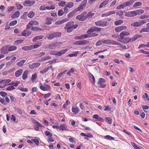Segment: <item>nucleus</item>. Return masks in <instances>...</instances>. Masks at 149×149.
<instances>
[{
  "label": "nucleus",
  "instance_id": "nucleus-1",
  "mask_svg": "<svg viewBox=\"0 0 149 149\" xmlns=\"http://www.w3.org/2000/svg\"><path fill=\"white\" fill-rule=\"evenodd\" d=\"M94 15V13L91 12H90L88 13L87 12H84L80 15L77 16L76 18L80 21H83L86 20L88 18L92 17Z\"/></svg>",
  "mask_w": 149,
  "mask_h": 149
},
{
  "label": "nucleus",
  "instance_id": "nucleus-2",
  "mask_svg": "<svg viewBox=\"0 0 149 149\" xmlns=\"http://www.w3.org/2000/svg\"><path fill=\"white\" fill-rule=\"evenodd\" d=\"M78 26V24L74 25V22L71 21L66 24L64 29L67 30V32L70 33L72 31L73 29L77 28Z\"/></svg>",
  "mask_w": 149,
  "mask_h": 149
},
{
  "label": "nucleus",
  "instance_id": "nucleus-3",
  "mask_svg": "<svg viewBox=\"0 0 149 149\" xmlns=\"http://www.w3.org/2000/svg\"><path fill=\"white\" fill-rule=\"evenodd\" d=\"M134 2V0L128 1L118 5L116 9L118 10L120 9L121 8L123 9L127 6H130L133 4Z\"/></svg>",
  "mask_w": 149,
  "mask_h": 149
},
{
  "label": "nucleus",
  "instance_id": "nucleus-4",
  "mask_svg": "<svg viewBox=\"0 0 149 149\" xmlns=\"http://www.w3.org/2000/svg\"><path fill=\"white\" fill-rule=\"evenodd\" d=\"M61 36V33L58 32H53L47 34L45 37V38H47L49 40H52L54 38L60 37Z\"/></svg>",
  "mask_w": 149,
  "mask_h": 149
},
{
  "label": "nucleus",
  "instance_id": "nucleus-5",
  "mask_svg": "<svg viewBox=\"0 0 149 149\" xmlns=\"http://www.w3.org/2000/svg\"><path fill=\"white\" fill-rule=\"evenodd\" d=\"M95 23L96 26L101 27L106 26L109 24V23L107 21L102 20L96 22Z\"/></svg>",
  "mask_w": 149,
  "mask_h": 149
},
{
  "label": "nucleus",
  "instance_id": "nucleus-6",
  "mask_svg": "<svg viewBox=\"0 0 149 149\" xmlns=\"http://www.w3.org/2000/svg\"><path fill=\"white\" fill-rule=\"evenodd\" d=\"M102 28H101L98 27L96 26H94L91 27L90 29L88 30L86 33L88 34H90L91 33L93 32L94 31L100 32L101 31Z\"/></svg>",
  "mask_w": 149,
  "mask_h": 149
},
{
  "label": "nucleus",
  "instance_id": "nucleus-7",
  "mask_svg": "<svg viewBox=\"0 0 149 149\" xmlns=\"http://www.w3.org/2000/svg\"><path fill=\"white\" fill-rule=\"evenodd\" d=\"M87 0H84L79 5V7L76 8L78 11L82 10L86 6Z\"/></svg>",
  "mask_w": 149,
  "mask_h": 149
},
{
  "label": "nucleus",
  "instance_id": "nucleus-8",
  "mask_svg": "<svg viewBox=\"0 0 149 149\" xmlns=\"http://www.w3.org/2000/svg\"><path fill=\"white\" fill-rule=\"evenodd\" d=\"M8 45H5L2 47L1 49V53L3 54H5L8 53Z\"/></svg>",
  "mask_w": 149,
  "mask_h": 149
},
{
  "label": "nucleus",
  "instance_id": "nucleus-9",
  "mask_svg": "<svg viewBox=\"0 0 149 149\" xmlns=\"http://www.w3.org/2000/svg\"><path fill=\"white\" fill-rule=\"evenodd\" d=\"M89 43V41L86 40H78L75 42L74 44L75 45H84Z\"/></svg>",
  "mask_w": 149,
  "mask_h": 149
},
{
  "label": "nucleus",
  "instance_id": "nucleus-10",
  "mask_svg": "<svg viewBox=\"0 0 149 149\" xmlns=\"http://www.w3.org/2000/svg\"><path fill=\"white\" fill-rule=\"evenodd\" d=\"M40 65V63H35L30 64L29 65V67L31 69H34L38 67Z\"/></svg>",
  "mask_w": 149,
  "mask_h": 149
},
{
  "label": "nucleus",
  "instance_id": "nucleus-11",
  "mask_svg": "<svg viewBox=\"0 0 149 149\" xmlns=\"http://www.w3.org/2000/svg\"><path fill=\"white\" fill-rule=\"evenodd\" d=\"M127 28V26H121L116 27L115 29V30L116 32H118Z\"/></svg>",
  "mask_w": 149,
  "mask_h": 149
},
{
  "label": "nucleus",
  "instance_id": "nucleus-12",
  "mask_svg": "<svg viewBox=\"0 0 149 149\" xmlns=\"http://www.w3.org/2000/svg\"><path fill=\"white\" fill-rule=\"evenodd\" d=\"M125 15L126 17H134L135 16L134 11H129L127 12H126Z\"/></svg>",
  "mask_w": 149,
  "mask_h": 149
},
{
  "label": "nucleus",
  "instance_id": "nucleus-13",
  "mask_svg": "<svg viewBox=\"0 0 149 149\" xmlns=\"http://www.w3.org/2000/svg\"><path fill=\"white\" fill-rule=\"evenodd\" d=\"M35 2V1H34L26 0L24 3L23 5L24 6H26L27 5L29 6H31L34 4Z\"/></svg>",
  "mask_w": 149,
  "mask_h": 149
},
{
  "label": "nucleus",
  "instance_id": "nucleus-14",
  "mask_svg": "<svg viewBox=\"0 0 149 149\" xmlns=\"http://www.w3.org/2000/svg\"><path fill=\"white\" fill-rule=\"evenodd\" d=\"M130 35V33L126 31H123L121 32L119 36L120 38L122 39L124 38L125 36H127Z\"/></svg>",
  "mask_w": 149,
  "mask_h": 149
},
{
  "label": "nucleus",
  "instance_id": "nucleus-15",
  "mask_svg": "<svg viewBox=\"0 0 149 149\" xmlns=\"http://www.w3.org/2000/svg\"><path fill=\"white\" fill-rule=\"evenodd\" d=\"M68 50L67 49H64L61 50L59 52H58L56 53V55L58 56H61L62 55L65 53Z\"/></svg>",
  "mask_w": 149,
  "mask_h": 149
},
{
  "label": "nucleus",
  "instance_id": "nucleus-16",
  "mask_svg": "<svg viewBox=\"0 0 149 149\" xmlns=\"http://www.w3.org/2000/svg\"><path fill=\"white\" fill-rule=\"evenodd\" d=\"M116 12L115 11H110L106 13L102 14L101 16L102 17H106L111 15L114 14Z\"/></svg>",
  "mask_w": 149,
  "mask_h": 149
},
{
  "label": "nucleus",
  "instance_id": "nucleus-17",
  "mask_svg": "<svg viewBox=\"0 0 149 149\" xmlns=\"http://www.w3.org/2000/svg\"><path fill=\"white\" fill-rule=\"evenodd\" d=\"M40 88L42 90L44 91H48L50 89V87L47 84H45L44 86H43L42 85H41L40 86Z\"/></svg>",
  "mask_w": 149,
  "mask_h": 149
},
{
  "label": "nucleus",
  "instance_id": "nucleus-18",
  "mask_svg": "<svg viewBox=\"0 0 149 149\" xmlns=\"http://www.w3.org/2000/svg\"><path fill=\"white\" fill-rule=\"evenodd\" d=\"M109 0H104L100 4L98 8L100 9L104 6H106L109 3Z\"/></svg>",
  "mask_w": 149,
  "mask_h": 149
},
{
  "label": "nucleus",
  "instance_id": "nucleus-19",
  "mask_svg": "<svg viewBox=\"0 0 149 149\" xmlns=\"http://www.w3.org/2000/svg\"><path fill=\"white\" fill-rule=\"evenodd\" d=\"M31 33V31L25 30L21 33V35L24 36H28Z\"/></svg>",
  "mask_w": 149,
  "mask_h": 149
},
{
  "label": "nucleus",
  "instance_id": "nucleus-20",
  "mask_svg": "<svg viewBox=\"0 0 149 149\" xmlns=\"http://www.w3.org/2000/svg\"><path fill=\"white\" fill-rule=\"evenodd\" d=\"M78 11L76 8L75 9L71 12L68 15V18L72 17Z\"/></svg>",
  "mask_w": 149,
  "mask_h": 149
},
{
  "label": "nucleus",
  "instance_id": "nucleus-21",
  "mask_svg": "<svg viewBox=\"0 0 149 149\" xmlns=\"http://www.w3.org/2000/svg\"><path fill=\"white\" fill-rule=\"evenodd\" d=\"M72 111L73 114H76L80 111V109L77 107H73L72 109Z\"/></svg>",
  "mask_w": 149,
  "mask_h": 149
},
{
  "label": "nucleus",
  "instance_id": "nucleus-22",
  "mask_svg": "<svg viewBox=\"0 0 149 149\" xmlns=\"http://www.w3.org/2000/svg\"><path fill=\"white\" fill-rule=\"evenodd\" d=\"M22 49L24 51L31 50L33 49V45H31L29 46H25L22 47Z\"/></svg>",
  "mask_w": 149,
  "mask_h": 149
},
{
  "label": "nucleus",
  "instance_id": "nucleus-23",
  "mask_svg": "<svg viewBox=\"0 0 149 149\" xmlns=\"http://www.w3.org/2000/svg\"><path fill=\"white\" fill-rule=\"evenodd\" d=\"M105 81V80L102 78H101L100 79L98 82V84L101 85L100 87L102 88H104L105 86V85H102V84L104 83Z\"/></svg>",
  "mask_w": 149,
  "mask_h": 149
},
{
  "label": "nucleus",
  "instance_id": "nucleus-24",
  "mask_svg": "<svg viewBox=\"0 0 149 149\" xmlns=\"http://www.w3.org/2000/svg\"><path fill=\"white\" fill-rule=\"evenodd\" d=\"M23 70L22 69H19L16 71L15 73V76L16 77H19L22 73Z\"/></svg>",
  "mask_w": 149,
  "mask_h": 149
},
{
  "label": "nucleus",
  "instance_id": "nucleus-25",
  "mask_svg": "<svg viewBox=\"0 0 149 149\" xmlns=\"http://www.w3.org/2000/svg\"><path fill=\"white\" fill-rule=\"evenodd\" d=\"M20 15V13L19 11H17L15 12L12 16L11 17L13 19L18 17Z\"/></svg>",
  "mask_w": 149,
  "mask_h": 149
},
{
  "label": "nucleus",
  "instance_id": "nucleus-26",
  "mask_svg": "<svg viewBox=\"0 0 149 149\" xmlns=\"http://www.w3.org/2000/svg\"><path fill=\"white\" fill-rule=\"evenodd\" d=\"M134 11L135 15L136 16L138 15L141 14L144 12V11L142 9L137 10Z\"/></svg>",
  "mask_w": 149,
  "mask_h": 149
},
{
  "label": "nucleus",
  "instance_id": "nucleus-27",
  "mask_svg": "<svg viewBox=\"0 0 149 149\" xmlns=\"http://www.w3.org/2000/svg\"><path fill=\"white\" fill-rule=\"evenodd\" d=\"M53 20L52 18L48 17L46 19L45 24L47 25L51 24L52 23V21Z\"/></svg>",
  "mask_w": 149,
  "mask_h": 149
},
{
  "label": "nucleus",
  "instance_id": "nucleus-28",
  "mask_svg": "<svg viewBox=\"0 0 149 149\" xmlns=\"http://www.w3.org/2000/svg\"><path fill=\"white\" fill-rule=\"evenodd\" d=\"M28 72L29 71L27 70H26L24 72L22 75V79H23L25 80L27 78Z\"/></svg>",
  "mask_w": 149,
  "mask_h": 149
},
{
  "label": "nucleus",
  "instance_id": "nucleus-29",
  "mask_svg": "<svg viewBox=\"0 0 149 149\" xmlns=\"http://www.w3.org/2000/svg\"><path fill=\"white\" fill-rule=\"evenodd\" d=\"M92 117L96 119L97 120L102 121V120H103V119L102 118L99 117L98 115L97 114L93 115V116Z\"/></svg>",
  "mask_w": 149,
  "mask_h": 149
},
{
  "label": "nucleus",
  "instance_id": "nucleus-30",
  "mask_svg": "<svg viewBox=\"0 0 149 149\" xmlns=\"http://www.w3.org/2000/svg\"><path fill=\"white\" fill-rule=\"evenodd\" d=\"M44 37V36L40 35L35 37L33 39V41L34 42L36 41L37 40H40L42 39Z\"/></svg>",
  "mask_w": 149,
  "mask_h": 149
},
{
  "label": "nucleus",
  "instance_id": "nucleus-31",
  "mask_svg": "<svg viewBox=\"0 0 149 149\" xmlns=\"http://www.w3.org/2000/svg\"><path fill=\"white\" fill-rule=\"evenodd\" d=\"M131 26H133L134 27L140 26L139 22H133L131 24Z\"/></svg>",
  "mask_w": 149,
  "mask_h": 149
},
{
  "label": "nucleus",
  "instance_id": "nucleus-32",
  "mask_svg": "<svg viewBox=\"0 0 149 149\" xmlns=\"http://www.w3.org/2000/svg\"><path fill=\"white\" fill-rule=\"evenodd\" d=\"M144 32H149V27L147 26V27L143 28L141 29L140 31V33H142Z\"/></svg>",
  "mask_w": 149,
  "mask_h": 149
},
{
  "label": "nucleus",
  "instance_id": "nucleus-33",
  "mask_svg": "<svg viewBox=\"0 0 149 149\" xmlns=\"http://www.w3.org/2000/svg\"><path fill=\"white\" fill-rule=\"evenodd\" d=\"M60 128L62 130H68V129L67 126L64 124L60 125Z\"/></svg>",
  "mask_w": 149,
  "mask_h": 149
},
{
  "label": "nucleus",
  "instance_id": "nucleus-34",
  "mask_svg": "<svg viewBox=\"0 0 149 149\" xmlns=\"http://www.w3.org/2000/svg\"><path fill=\"white\" fill-rule=\"evenodd\" d=\"M26 60L24 59L21 60L19 62L17 63V65L19 66H22L24 65V63L26 62Z\"/></svg>",
  "mask_w": 149,
  "mask_h": 149
},
{
  "label": "nucleus",
  "instance_id": "nucleus-35",
  "mask_svg": "<svg viewBox=\"0 0 149 149\" xmlns=\"http://www.w3.org/2000/svg\"><path fill=\"white\" fill-rule=\"evenodd\" d=\"M131 39L126 38L123 39V42L124 43H128L131 41Z\"/></svg>",
  "mask_w": 149,
  "mask_h": 149
},
{
  "label": "nucleus",
  "instance_id": "nucleus-36",
  "mask_svg": "<svg viewBox=\"0 0 149 149\" xmlns=\"http://www.w3.org/2000/svg\"><path fill=\"white\" fill-rule=\"evenodd\" d=\"M46 47V48H49V49H56L54 43L47 45Z\"/></svg>",
  "mask_w": 149,
  "mask_h": 149
},
{
  "label": "nucleus",
  "instance_id": "nucleus-37",
  "mask_svg": "<svg viewBox=\"0 0 149 149\" xmlns=\"http://www.w3.org/2000/svg\"><path fill=\"white\" fill-rule=\"evenodd\" d=\"M32 121L33 122L36 124L37 125L39 126L40 127H44L43 126H42L41 124L40 123L38 122L36 120H35L34 119H32Z\"/></svg>",
  "mask_w": 149,
  "mask_h": 149
},
{
  "label": "nucleus",
  "instance_id": "nucleus-38",
  "mask_svg": "<svg viewBox=\"0 0 149 149\" xmlns=\"http://www.w3.org/2000/svg\"><path fill=\"white\" fill-rule=\"evenodd\" d=\"M67 7H68L69 8H71L73 7L74 6V3L72 2H69L66 5Z\"/></svg>",
  "mask_w": 149,
  "mask_h": 149
},
{
  "label": "nucleus",
  "instance_id": "nucleus-39",
  "mask_svg": "<svg viewBox=\"0 0 149 149\" xmlns=\"http://www.w3.org/2000/svg\"><path fill=\"white\" fill-rule=\"evenodd\" d=\"M17 49V47L14 46H12L10 47H8V50L9 52H11Z\"/></svg>",
  "mask_w": 149,
  "mask_h": 149
},
{
  "label": "nucleus",
  "instance_id": "nucleus-40",
  "mask_svg": "<svg viewBox=\"0 0 149 149\" xmlns=\"http://www.w3.org/2000/svg\"><path fill=\"white\" fill-rule=\"evenodd\" d=\"M123 22V21L120 20L115 21L114 22V24L116 26L120 25Z\"/></svg>",
  "mask_w": 149,
  "mask_h": 149
},
{
  "label": "nucleus",
  "instance_id": "nucleus-41",
  "mask_svg": "<svg viewBox=\"0 0 149 149\" xmlns=\"http://www.w3.org/2000/svg\"><path fill=\"white\" fill-rule=\"evenodd\" d=\"M142 4V3L141 2L138 1L135 2L133 6V7H136L138 6H141Z\"/></svg>",
  "mask_w": 149,
  "mask_h": 149
},
{
  "label": "nucleus",
  "instance_id": "nucleus-42",
  "mask_svg": "<svg viewBox=\"0 0 149 149\" xmlns=\"http://www.w3.org/2000/svg\"><path fill=\"white\" fill-rule=\"evenodd\" d=\"M103 44H106L108 45L111 44V40H102Z\"/></svg>",
  "mask_w": 149,
  "mask_h": 149
},
{
  "label": "nucleus",
  "instance_id": "nucleus-43",
  "mask_svg": "<svg viewBox=\"0 0 149 149\" xmlns=\"http://www.w3.org/2000/svg\"><path fill=\"white\" fill-rule=\"evenodd\" d=\"M41 45L42 43L41 42H38L36 44L34 45H33V49L37 48L41 46Z\"/></svg>",
  "mask_w": 149,
  "mask_h": 149
},
{
  "label": "nucleus",
  "instance_id": "nucleus-44",
  "mask_svg": "<svg viewBox=\"0 0 149 149\" xmlns=\"http://www.w3.org/2000/svg\"><path fill=\"white\" fill-rule=\"evenodd\" d=\"M35 15V13L33 11H30L28 14L29 17L32 18Z\"/></svg>",
  "mask_w": 149,
  "mask_h": 149
},
{
  "label": "nucleus",
  "instance_id": "nucleus-45",
  "mask_svg": "<svg viewBox=\"0 0 149 149\" xmlns=\"http://www.w3.org/2000/svg\"><path fill=\"white\" fill-rule=\"evenodd\" d=\"M16 5L18 10L21 9L23 8V6L19 3H16Z\"/></svg>",
  "mask_w": 149,
  "mask_h": 149
},
{
  "label": "nucleus",
  "instance_id": "nucleus-46",
  "mask_svg": "<svg viewBox=\"0 0 149 149\" xmlns=\"http://www.w3.org/2000/svg\"><path fill=\"white\" fill-rule=\"evenodd\" d=\"M37 77V74H33L32 75L31 77V80L33 82L35 81V80L36 79Z\"/></svg>",
  "mask_w": 149,
  "mask_h": 149
},
{
  "label": "nucleus",
  "instance_id": "nucleus-47",
  "mask_svg": "<svg viewBox=\"0 0 149 149\" xmlns=\"http://www.w3.org/2000/svg\"><path fill=\"white\" fill-rule=\"evenodd\" d=\"M53 43L54 45V46L55 47L56 49V48L57 47L61 46L62 44V42H54Z\"/></svg>",
  "mask_w": 149,
  "mask_h": 149
},
{
  "label": "nucleus",
  "instance_id": "nucleus-48",
  "mask_svg": "<svg viewBox=\"0 0 149 149\" xmlns=\"http://www.w3.org/2000/svg\"><path fill=\"white\" fill-rule=\"evenodd\" d=\"M66 4V2L65 1H61L60 2H59L58 3V5L59 6H61L62 7H64Z\"/></svg>",
  "mask_w": 149,
  "mask_h": 149
},
{
  "label": "nucleus",
  "instance_id": "nucleus-49",
  "mask_svg": "<svg viewBox=\"0 0 149 149\" xmlns=\"http://www.w3.org/2000/svg\"><path fill=\"white\" fill-rule=\"evenodd\" d=\"M64 13V11L62 9L59 10L58 12V15L59 16L62 15Z\"/></svg>",
  "mask_w": 149,
  "mask_h": 149
},
{
  "label": "nucleus",
  "instance_id": "nucleus-50",
  "mask_svg": "<svg viewBox=\"0 0 149 149\" xmlns=\"http://www.w3.org/2000/svg\"><path fill=\"white\" fill-rule=\"evenodd\" d=\"M49 67L47 68H45L43 69L42 71H40V73L41 74H44L47 72L49 70Z\"/></svg>",
  "mask_w": 149,
  "mask_h": 149
},
{
  "label": "nucleus",
  "instance_id": "nucleus-51",
  "mask_svg": "<svg viewBox=\"0 0 149 149\" xmlns=\"http://www.w3.org/2000/svg\"><path fill=\"white\" fill-rule=\"evenodd\" d=\"M18 88L22 91L27 92L28 91V89L26 88L19 87Z\"/></svg>",
  "mask_w": 149,
  "mask_h": 149
},
{
  "label": "nucleus",
  "instance_id": "nucleus-52",
  "mask_svg": "<svg viewBox=\"0 0 149 149\" xmlns=\"http://www.w3.org/2000/svg\"><path fill=\"white\" fill-rule=\"evenodd\" d=\"M111 44L115 45H120V43L118 42L113 40H111Z\"/></svg>",
  "mask_w": 149,
  "mask_h": 149
},
{
  "label": "nucleus",
  "instance_id": "nucleus-53",
  "mask_svg": "<svg viewBox=\"0 0 149 149\" xmlns=\"http://www.w3.org/2000/svg\"><path fill=\"white\" fill-rule=\"evenodd\" d=\"M11 81V80L10 79H6L2 80V83H3L4 84L9 83Z\"/></svg>",
  "mask_w": 149,
  "mask_h": 149
},
{
  "label": "nucleus",
  "instance_id": "nucleus-54",
  "mask_svg": "<svg viewBox=\"0 0 149 149\" xmlns=\"http://www.w3.org/2000/svg\"><path fill=\"white\" fill-rule=\"evenodd\" d=\"M31 140L34 142L37 146L39 145V141L38 139H32Z\"/></svg>",
  "mask_w": 149,
  "mask_h": 149
},
{
  "label": "nucleus",
  "instance_id": "nucleus-55",
  "mask_svg": "<svg viewBox=\"0 0 149 149\" xmlns=\"http://www.w3.org/2000/svg\"><path fill=\"white\" fill-rule=\"evenodd\" d=\"M31 30L32 31H40L42 30V29L41 28L37 27H33L31 29Z\"/></svg>",
  "mask_w": 149,
  "mask_h": 149
},
{
  "label": "nucleus",
  "instance_id": "nucleus-56",
  "mask_svg": "<svg viewBox=\"0 0 149 149\" xmlns=\"http://www.w3.org/2000/svg\"><path fill=\"white\" fill-rule=\"evenodd\" d=\"M106 119L107 120V122L109 124L112 123V119L109 117H106Z\"/></svg>",
  "mask_w": 149,
  "mask_h": 149
},
{
  "label": "nucleus",
  "instance_id": "nucleus-57",
  "mask_svg": "<svg viewBox=\"0 0 149 149\" xmlns=\"http://www.w3.org/2000/svg\"><path fill=\"white\" fill-rule=\"evenodd\" d=\"M24 41L23 40H16L14 43V45H17L20 43H21Z\"/></svg>",
  "mask_w": 149,
  "mask_h": 149
},
{
  "label": "nucleus",
  "instance_id": "nucleus-58",
  "mask_svg": "<svg viewBox=\"0 0 149 149\" xmlns=\"http://www.w3.org/2000/svg\"><path fill=\"white\" fill-rule=\"evenodd\" d=\"M103 44L102 40H98L96 43V45L98 46Z\"/></svg>",
  "mask_w": 149,
  "mask_h": 149
},
{
  "label": "nucleus",
  "instance_id": "nucleus-59",
  "mask_svg": "<svg viewBox=\"0 0 149 149\" xmlns=\"http://www.w3.org/2000/svg\"><path fill=\"white\" fill-rule=\"evenodd\" d=\"M15 110L19 114H21L22 113L21 109L19 108H16Z\"/></svg>",
  "mask_w": 149,
  "mask_h": 149
},
{
  "label": "nucleus",
  "instance_id": "nucleus-60",
  "mask_svg": "<svg viewBox=\"0 0 149 149\" xmlns=\"http://www.w3.org/2000/svg\"><path fill=\"white\" fill-rule=\"evenodd\" d=\"M104 138L105 139L108 140H113L114 139V138L108 135L104 136Z\"/></svg>",
  "mask_w": 149,
  "mask_h": 149
},
{
  "label": "nucleus",
  "instance_id": "nucleus-61",
  "mask_svg": "<svg viewBox=\"0 0 149 149\" xmlns=\"http://www.w3.org/2000/svg\"><path fill=\"white\" fill-rule=\"evenodd\" d=\"M149 18V15H143L141 16L139 18L141 19H144Z\"/></svg>",
  "mask_w": 149,
  "mask_h": 149
},
{
  "label": "nucleus",
  "instance_id": "nucleus-62",
  "mask_svg": "<svg viewBox=\"0 0 149 149\" xmlns=\"http://www.w3.org/2000/svg\"><path fill=\"white\" fill-rule=\"evenodd\" d=\"M17 21L16 20L13 21L10 23L9 25L10 26H14L17 24Z\"/></svg>",
  "mask_w": 149,
  "mask_h": 149
},
{
  "label": "nucleus",
  "instance_id": "nucleus-63",
  "mask_svg": "<svg viewBox=\"0 0 149 149\" xmlns=\"http://www.w3.org/2000/svg\"><path fill=\"white\" fill-rule=\"evenodd\" d=\"M45 134L47 136H52V133H50L48 131H45Z\"/></svg>",
  "mask_w": 149,
  "mask_h": 149
},
{
  "label": "nucleus",
  "instance_id": "nucleus-64",
  "mask_svg": "<svg viewBox=\"0 0 149 149\" xmlns=\"http://www.w3.org/2000/svg\"><path fill=\"white\" fill-rule=\"evenodd\" d=\"M0 95L3 97H4L7 95V94L4 91H1L0 92Z\"/></svg>",
  "mask_w": 149,
  "mask_h": 149
}]
</instances>
